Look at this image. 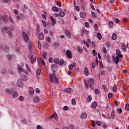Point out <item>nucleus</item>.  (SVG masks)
I'll return each mask as SVG.
<instances>
[{"mask_svg": "<svg viewBox=\"0 0 129 129\" xmlns=\"http://www.w3.org/2000/svg\"><path fill=\"white\" fill-rule=\"evenodd\" d=\"M92 16L93 18H96L97 17V15H96V14L93 12H92Z\"/></svg>", "mask_w": 129, "mask_h": 129, "instance_id": "nucleus-45", "label": "nucleus"}, {"mask_svg": "<svg viewBox=\"0 0 129 129\" xmlns=\"http://www.w3.org/2000/svg\"><path fill=\"white\" fill-rule=\"evenodd\" d=\"M117 36L115 33H113L112 36V40H116Z\"/></svg>", "mask_w": 129, "mask_h": 129, "instance_id": "nucleus-36", "label": "nucleus"}, {"mask_svg": "<svg viewBox=\"0 0 129 129\" xmlns=\"http://www.w3.org/2000/svg\"><path fill=\"white\" fill-rule=\"evenodd\" d=\"M97 106V103L96 102H94L92 103L91 107L92 108H96Z\"/></svg>", "mask_w": 129, "mask_h": 129, "instance_id": "nucleus-24", "label": "nucleus"}, {"mask_svg": "<svg viewBox=\"0 0 129 129\" xmlns=\"http://www.w3.org/2000/svg\"><path fill=\"white\" fill-rule=\"evenodd\" d=\"M87 83L89 84L91 89H94V84L95 82L94 79L90 78L87 81Z\"/></svg>", "mask_w": 129, "mask_h": 129, "instance_id": "nucleus-3", "label": "nucleus"}, {"mask_svg": "<svg viewBox=\"0 0 129 129\" xmlns=\"http://www.w3.org/2000/svg\"><path fill=\"white\" fill-rule=\"evenodd\" d=\"M63 110H66V111L69 110V107H68V106H64L63 107Z\"/></svg>", "mask_w": 129, "mask_h": 129, "instance_id": "nucleus-53", "label": "nucleus"}, {"mask_svg": "<svg viewBox=\"0 0 129 129\" xmlns=\"http://www.w3.org/2000/svg\"><path fill=\"white\" fill-rule=\"evenodd\" d=\"M72 103L73 105H75V104H76V102L75 101V99H73L72 100Z\"/></svg>", "mask_w": 129, "mask_h": 129, "instance_id": "nucleus-51", "label": "nucleus"}, {"mask_svg": "<svg viewBox=\"0 0 129 129\" xmlns=\"http://www.w3.org/2000/svg\"><path fill=\"white\" fill-rule=\"evenodd\" d=\"M117 90V87L116 86V85L115 84L113 87V92H116Z\"/></svg>", "mask_w": 129, "mask_h": 129, "instance_id": "nucleus-31", "label": "nucleus"}, {"mask_svg": "<svg viewBox=\"0 0 129 129\" xmlns=\"http://www.w3.org/2000/svg\"><path fill=\"white\" fill-rule=\"evenodd\" d=\"M29 93L30 94H33L34 89H33V88H30V89H29Z\"/></svg>", "mask_w": 129, "mask_h": 129, "instance_id": "nucleus-38", "label": "nucleus"}, {"mask_svg": "<svg viewBox=\"0 0 129 129\" xmlns=\"http://www.w3.org/2000/svg\"><path fill=\"white\" fill-rule=\"evenodd\" d=\"M12 96L14 97V98H16L19 96V93H18L17 92L14 91Z\"/></svg>", "mask_w": 129, "mask_h": 129, "instance_id": "nucleus-23", "label": "nucleus"}, {"mask_svg": "<svg viewBox=\"0 0 129 129\" xmlns=\"http://www.w3.org/2000/svg\"><path fill=\"white\" fill-rule=\"evenodd\" d=\"M121 46L122 51H123V52H126V47L125 46V44L124 43H122L121 44Z\"/></svg>", "mask_w": 129, "mask_h": 129, "instance_id": "nucleus-18", "label": "nucleus"}, {"mask_svg": "<svg viewBox=\"0 0 129 129\" xmlns=\"http://www.w3.org/2000/svg\"><path fill=\"white\" fill-rule=\"evenodd\" d=\"M21 79H22L23 81H27V80H28V77L25 75H22L21 76Z\"/></svg>", "mask_w": 129, "mask_h": 129, "instance_id": "nucleus-20", "label": "nucleus"}, {"mask_svg": "<svg viewBox=\"0 0 129 129\" xmlns=\"http://www.w3.org/2000/svg\"><path fill=\"white\" fill-rule=\"evenodd\" d=\"M113 61L114 63H116V64H118V62H119V58H118V57H113Z\"/></svg>", "mask_w": 129, "mask_h": 129, "instance_id": "nucleus-19", "label": "nucleus"}, {"mask_svg": "<svg viewBox=\"0 0 129 129\" xmlns=\"http://www.w3.org/2000/svg\"><path fill=\"white\" fill-rule=\"evenodd\" d=\"M117 112H118V113H121V112H122V110H121V108L117 109Z\"/></svg>", "mask_w": 129, "mask_h": 129, "instance_id": "nucleus-58", "label": "nucleus"}, {"mask_svg": "<svg viewBox=\"0 0 129 129\" xmlns=\"http://www.w3.org/2000/svg\"><path fill=\"white\" fill-rule=\"evenodd\" d=\"M98 38L99 40H101L102 36H101V34L98 33L97 34Z\"/></svg>", "mask_w": 129, "mask_h": 129, "instance_id": "nucleus-44", "label": "nucleus"}, {"mask_svg": "<svg viewBox=\"0 0 129 129\" xmlns=\"http://www.w3.org/2000/svg\"><path fill=\"white\" fill-rule=\"evenodd\" d=\"M80 17H81L82 19H84V18L86 17V13H85L84 12H81L80 13Z\"/></svg>", "mask_w": 129, "mask_h": 129, "instance_id": "nucleus-14", "label": "nucleus"}, {"mask_svg": "<svg viewBox=\"0 0 129 129\" xmlns=\"http://www.w3.org/2000/svg\"><path fill=\"white\" fill-rule=\"evenodd\" d=\"M64 91L67 92V93H71L72 92H73V89L71 88H66L64 90Z\"/></svg>", "mask_w": 129, "mask_h": 129, "instance_id": "nucleus-15", "label": "nucleus"}, {"mask_svg": "<svg viewBox=\"0 0 129 129\" xmlns=\"http://www.w3.org/2000/svg\"><path fill=\"white\" fill-rule=\"evenodd\" d=\"M87 117V114H86V113H82L81 115V118H86Z\"/></svg>", "mask_w": 129, "mask_h": 129, "instance_id": "nucleus-26", "label": "nucleus"}, {"mask_svg": "<svg viewBox=\"0 0 129 129\" xmlns=\"http://www.w3.org/2000/svg\"><path fill=\"white\" fill-rule=\"evenodd\" d=\"M65 34L68 38H71V34L70 33V32L69 31H68V30H66Z\"/></svg>", "mask_w": 129, "mask_h": 129, "instance_id": "nucleus-22", "label": "nucleus"}, {"mask_svg": "<svg viewBox=\"0 0 129 129\" xmlns=\"http://www.w3.org/2000/svg\"><path fill=\"white\" fill-rule=\"evenodd\" d=\"M7 58L8 60H9V61H11V60H12V59L13 58V56L11 54H8L7 55Z\"/></svg>", "mask_w": 129, "mask_h": 129, "instance_id": "nucleus-37", "label": "nucleus"}, {"mask_svg": "<svg viewBox=\"0 0 129 129\" xmlns=\"http://www.w3.org/2000/svg\"><path fill=\"white\" fill-rule=\"evenodd\" d=\"M22 36L24 41L26 43H29V42L30 41V38H29V36H28V34H27L26 32H23L22 33Z\"/></svg>", "mask_w": 129, "mask_h": 129, "instance_id": "nucleus-4", "label": "nucleus"}, {"mask_svg": "<svg viewBox=\"0 0 129 129\" xmlns=\"http://www.w3.org/2000/svg\"><path fill=\"white\" fill-rule=\"evenodd\" d=\"M114 117H115V114L114 112H112L111 113V118L112 119H114Z\"/></svg>", "mask_w": 129, "mask_h": 129, "instance_id": "nucleus-48", "label": "nucleus"}, {"mask_svg": "<svg viewBox=\"0 0 129 129\" xmlns=\"http://www.w3.org/2000/svg\"><path fill=\"white\" fill-rule=\"evenodd\" d=\"M39 38L40 40H44V38H45V36H44V33H39Z\"/></svg>", "mask_w": 129, "mask_h": 129, "instance_id": "nucleus-21", "label": "nucleus"}, {"mask_svg": "<svg viewBox=\"0 0 129 129\" xmlns=\"http://www.w3.org/2000/svg\"><path fill=\"white\" fill-rule=\"evenodd\" d=\"M116 53L118 58H120V57L122 58V55H121V53L120 52V50H119V49L116 50Z\"/></svg>", "mask_w": 129, "mask_h": 129, "instance_id": "nucleus-13", "label": "nucleus"}, {"mask_svg": "<svg viewBox=\"0 0 129 129\" xmlns=\"http://www.w3.org/2000/svg\"><path fill=\"white\" fill-rule=\"evenodd\" d=\"M59 65H63L64 64V60L63 59H61L58 63Z\"/></svg>", "mask_w": 129, "mask_h": 129, "instance_id": "nucleus-41", "label": "nucleus"}, {"mask_svg": "<svg viewBox=\"0 0 129 129\" xmlns=\"http://www.w3.org/2000/svg\"><path fill=\"white\" fill-rule=\"evenodd\" d=\"M17 84L18 86H19V87H21L22 88V87H24V83H23V82L22 81V80L21 79L18 80Z\"/></svg>", "mask_w": 129, "mask_h": 129, "instance_id": "nucleus-6", "label": "nucleus"}, {"mask_svg": "<svg viewBox=\"0 0 129 129\" xmlns=\"http://www.w3.org/2000/svg\"><path fill=\"white\" fill-rule=\"evenodd\" d=\"M33 44V43L32 42L30 41L28 43V48L30 52H32L33 51V46L32 45Z\"/></svg>", "mask_w": 129, "mask_h": 129, "instance_id": "nucleus-12", "label": "nucleus"}, {"mask_svg": "<svg viewBox=\"0 0 129 129\" xmlns=\"http://www.w3.org/2000/svg\"><path fill=\"white\" fill-rule=\"evenodd\" d=\"M59 16L61 18H64V17L65 16V13H64V12H60L59 13Z\"/></svg>", "mask_w": 129, "mask_h": 129, "instance_id": "nucleus-34", "label": "nucleus"}, {"mask_svg": "<svg viewBox=\"0 0 129 129\" xmlns=\"http://www.w3.org/2000/svg\"><path fill=\"white\" fill-rule=\"evenodd\" d=\"M84 82L85 83L86 89H88V88H89V86H88V84L86 83V80H84Z\"/></svg>", "mask_w": 129, "mask_h": 129, "instance_id": "nucleus-40", "label": "nucleus"}, {"mask_svg": "<svg viewBox=\"0 0 129 129\" xmlns=\"http://www.w3.org/2000/svg\"><path fill=\"white\" fill-rule=\"evenodd\" d=\"M52 11H53V12H55V13H58V8L56 7H52Z\"/></svg>", "mask_w": 129, "mask_h": 129, "instance_id": "nucleus-29", "label": "nucleus"}, {"mask_svg": "<svg viewBox=\"0 0 129 129\" xmlns=\"http://www.w3.org/2000/svg\"><path fill=\"white\" fill-rule=\"evenodd\" d=\"M102 50L104 54H106L107 53V51L106 50V48L104 46L102 47Z\"/></svg>", "mask_w": 129, "mask_h": 129, "instance_id": "nucleus-39", "label": "nucleus"}, {"mask_svg": "<svg viewBox=\"0 0 129 129\" xmlns=\"http://www.w3.org/2000/svg\"><path fill=\"white\" fill-rule=\"evenodd\" d=\"M5 50L6 52H9V51H10V48H9L8 46H6L5 47Z\"/></svg>", "mask_w": 129, "mask_h": 129, "instance_id": "nucleus-57", "label": "nucleus"}, {"mask_svg": "<svg viewBox=\"0 0 129 129\" xmlns=\"http://www.w3.org/2000/svg\"><path fill=\"white\" fill-rule=\"evenodd\" d=\"M36 74L37 75H38V76H39V75H41V69H38L36 71Z\"/></svg>", "mask_w": 129, "mask_h": 129, "instance_id": "nucleus-32", "label": "nucleus"}, {"mask_svg": "<svg viewBox=\"0 0 129 129\" xmlns=\"http://www.w3.org/2000/svg\"><path fill=\"white\" fill-rule=\"evenodd\" d=\"M54 68H57V65L53 64L51 66V69L53 70Z\"/></svg>", "mask_w": 129, "mask_h": 129, "instance_id": "nucleus-55", "label": "nucleus"}, {"mask_svg": "<svg viewBox=\"0 0 129 129\" xmlns=\"http://www.w3.org/2000/svg\"><path fill=\"white\" fill-rule=\"evenodd\" d=\"M18 71L19 72H23L24 71V69H23L21 66H20V64H18Z\"/></svg>", "mask_w": 129, "mask_h": 129, "instance_id": "nucleus-25", "label": "nucleus"}, {"mask_svg": "<svg viewBox=\"0 0 129 129\" xmlns=\"http://www.w3.org/2000/svg\"><path fill=\"white\" fill-rule=\"evenodd\" d=\"M125 108L126 109V110H127V111H128L129 110V104H126L125 107Z\"/></svg>", "mask_w": 129, "mask_h": 129, "instance_id": "nucleus-50", "label": "nucleus"}, {"mask_svg": "<svg viewBox=\"0 0 129 129\" xmlns=\"http://www.w3.org/2000/svg\"><path fill=\"white\" fill-rule=\"evenodd\" d=\"M38 48L39 50H41V42L40 41L38 42Z\"/></svg>", "mask_w": 129, "mask_h": 129, "instance_id": "nucleus-52", "label": "nucleus"}, {"mask_svg": "<svg viewBox=\"0 0 129 129\" xmlns=\"http://www.w3.org/2000/svg\"><path fill=\"white\" fill-rule=\"evenodd\" d=\"M50 18L51 22V26H52V27H54V26L56 25V19L52 16H50Z\"/></svg>", "mask_w": 129, "mask_h": 129, "instance_id": "nucleus-8", "label": "nucleus"}, {"mask_svg": "<svg viewBox=\"0 0 129 129\" xmlns=\"http://www.w3.org/2000/svg\"><path fill=\"white\" fill-rule=\"evenodd\" d=\"M77 50L79 53H82V52H83V49L80 46L77 47Z\"/></svg>", "mask_w": 129, "mask_h": 129, "instance_id": "nucleus-28", "label": "nucleus"}, {"mask_svg": "<svg viewBox=\"0 0 129 129\" xmlns=\"http://www.w3.org/2000/svg\"><path fill=\"white\" fill-rule=\"evenodd\" d=\"M17 19L18 21H25V15L24 14H20L19 16H17Z\"/></svg>", "mask_w": 129, "mask_h": 129, "instance_id": "nucleus-5", "label": "nucleus"}, {"mask_svg": "<svg viewBox=\"0 0 129 129\" xmlns=\"http://www.w3.org/2000/svg\"><path fill=\"white\" fill-rule=\"evenodd\" d=\"M53 117H54L56 120H58V116L56 112H54L53 115L50 116V118H53Z\"/></svg>", "mask_w": 129, "mask_h": 129, "instance_id": "nucleus-17", "label": "nucleus"}, {"mask_svg": "<svg viewBox=\"0 0 129 129\" xmlns=\"http://www.w3.org/2000/svg\"><path fill=\"white\" fill-rule=\"evenodd\" d=\"M2 19H3V21L5 22V23H7V22H8V18H7V17H6V16H3Z\"/></svg>", "mask_w": 129, "mask_h": 129, "instance_id": "nucleus-30", "label": "nucleus"}, {"mask_svg": "<svg viewBox=\"0 0 129 129\" xmlns=\"http://www.w3.org/2000/svg\"><path fill=\"white\" fill-rule=\"evenodd\" d=\"M84 72L86 76H88L89 75V71H88V68L86 67L84 69Z\"/></svg>", "mask_w": 129, "mask_h": 129, "instance_id": "nucleus-16", "label": "nucleus"}, {"mask_svg": "<svg viewBox=\"0 0 129 129\" xmlns=\"http://www.w3.org/2000/svg\"><path fill=\"white\" fill-rule=\"evenodd\" d=\"M96 123L97 125H98V126H100V125H101V122L99 121H96Z\"/></svg>", "mask_w": 129, "mask_h": 129, "instance_id": "nucleus-49", "label": "nucleus"}, {"mask_svg": "<svg viewBox=\"0 0 129 129\" xmlns=\"http://www.w3.org/2000/svg\"><path fill=\"white\" fill-rule=\"evenodd\" d=\"M33 100L34 102H36V103L39 102V101H40L39 98H38L37 97H34L33 98Z\"/></svg>", "mask_w": 129, "mask_h": 129, "instance_id": "nucleus-27", "label": "nucleus"}, {"mask_svg": "<svg viewBox=\"0 0 129 129\" xmlns=\"http://www.w3.org/2000/svg\"><path fill=\"white\" fill-rule=\"evenodd\" d=\"M95 92L96 94H99V91L98 90V89H96L95 90Z\"/></svg>", "mask_w": 129, "mask_h": 129, "instance_id": "nucleus-62", "label": "nucleus"}, {"mask_svg": "<svg viewBox=\"0 0 129 129\" xmlns=\"http://www.w3.org/2000/svg\"><path fill=\"white\" fill-rule=\"evenodd\" d=\"M83 42H84V44L86 45V47H87L88 48H89V44H88V43L85 40H83Z\"/></svg>", "mask_w": 129, "mask_h": 129, "instance_id": "nucleus-43", "label": "nucleus"}, {"mask_svg": "<svg viewBox=\"0 0 129 129\" xmlns=\"http://www.w3.org/2000/svg\"><path fill=\"white\" fill-rule=\"evenodd\" d=\"M92 66L93 68H95V67H96V63H95V62L94 61L92 62Z\"/></svg>", "mask_w": 129, "mask_h": 129, "instance_id": "nucleus-54", "label": "nucleus"}, {"mask_svg": "<svg viewBox=\"0 0 129 129\" xmlns=\"http://www.w3.org/2000/svg\"><path fill=\"white\" fill-rule=\"evenodd\" d=\"M109 26L110 28H111L112 29V28H113V22L112 21L109 22Z\"/></svg>", "mask_w": 129, "mask_h": 129, "instance_id": "nucleus-35", "label": "nucleus"}, {"mask_svg": "<svg viewBox=\"0 0 129 129\" xmlns=\"http://www.w3.org/2000/svg\"><path fill=\"white\" fill-rule=\"evenodd\" d=\"M43 57L44 59H46L47 58V52H43Z\"/></svg>", "mask_w": 129, "mask_h": 129, "instance_id": "nucleus-47", "label": "nucleus"}, {"mask_svg": "<svg viewBox=\"0 0 129 129\" xmlns=\"http://www.w3.org/2000/svg\"><path fill=\"white\" fill-rule=\"evenodd\" d=\"M6 91L7 93H9L10 95H13V93L14 91H15V89L12 88V89H7L6 90Z\"/></svg>", "mask_w": 129, "mask_h": 129, "instance_id": "nucleus-7", "label": "nucleus"}, {"mask_svg": "<svg viewBox=\"0 0 129 129\" xmlns=\"http://www.w3.org/2000/svg\"><path fill=\"white\" fill-rule=\"evenodd\" d=\"M53 46H54V47H58V46H59V43L58 42H55L53 44Z\"/></svg>", "mask_w": 129, "mask_h": 129, "instance_id": "nucleus-61", "label": "nucleus"}, {"mask_svg": "<svg viewBox=\"0 0 129 129\" xmlns=\"http://www.w3.org/2000/svg\"><path fill=\"white\" fill-rule=\"evenodd\" d=\"M8 34L10 38H13V34H12V32L8 31Z\"/></svg>", "mask_w": 129, "mask_h": 129, "instance_id": "nucleus-46", "label": "nucleus"}, {"mask_svg": "<svg viewBox=\"0 0 129 129\" xmlns=\"http://www.w3.org/2000/svg\"><path fill=\"white\" fill-rule=\"evenodd\" d=\"M49 78L50 81L53 83L54 82V79L56 83H58V78H56V75L55 74V72H53L52 74H49Z\"/></svg>", "mask_w": 129, "mask_h": 129, "instance_id": "nucleus-1", "label": "nucleus"}, {"mask_svg": "<svg viewBox=\"0 0 129 129\" xmlns=\"http://www.w3.org/2000/svg\"><path fill=\"white\" fill-rule=\"evenodd\" d=\"M87 100L89 102H90V101H91V100H92V97H91V95H89L88 96Z\"/></svg>", "mask_w": 129, "mask_h": 129, "instance_id": "nucleus-42", "label": "nucleus"}, {"mask_svg": "<svg viewBox=\"0 0 129 129\" xmlns=\"http://www.w3.org/2000/svg\"><path fill=\"white\" fill-rule=\"evenodd\" d=\"M37 60L39 64H42V65L45 66V63L44 59H42L41 57H38Z\"/></svg>", "mask_w": 129, "mask_h": 129, "instance_id": "nucleus-9", "label": "nucleus"}, {"mask_svg": "<svg viewBox=\"0 0 129 129\" xmlns=\"http://www.w3.org/2000/svg\"><path fill=\"white\" fill-rule=\"evenodd\" d=\"M6 70L3 69L1 70V73H2V74H6Z\"/></svg>", "mask_w": 129, "mask_h": 129, "instance_id": "nucleus-59", "label": "nucleus"}, {"mask_svg": "<svg viewBox=\"0 0 129 129\" xmlns=\"http://www.w3.org/2000/svg\"><path fill=\"white\" fill-rule=\"evenodd\" d=\"M66 54L69 59H71L72 58V53H71V51H70V50H67Z\"/></svg>", "mask_w": 129, "mask_h": 129, "instance_id": "nucleus-11", "label": "nucleus"}, {"mask_svg": "<svg viewBox=\"0 0 129 129\" xmlns=\"http://www.w3.org/2000/svg\"><path fill=\"white\" fill-rule=\"evenodd\" d=\"M69 127H70V128H71V129H74V128H75L74 127V126L73 125H70L69 126Z\"/></svg>", "mask_w": 129, "mask_h": 129, "instance_id": "nucleus-64", "label": "nucleus"}, {"mask_svg": "<svg viewBox=\"0 0 129 129\" xmlns=\"http://www.w3.org/2000/svg\"><path fill=\"white\" fill-rule=\"evenodd\" d=\"M19 99L21 101H23L24 100V97L23 96H20L19 97Z\"/></svg>", "mask_w": 129, "mask_h": 129, "instance_id": "nucleus-60", "label": "nucleus"}, {"mask_svg": "<svg viewBox=\"0 0 129 129\" xmlns=\"http://www.w3.org/2000/svg\"><path fill=\"white\" fill-rule=\"evenodd\" d=\"M30 52L28 54V57L30 59V62L32 64H34V62H36V60H37V57H35L34 58V52L33 51H30Z\"/></svg>", "mask_w": 129, "mask_h": 129, "instance_id": "nucleus-2", "label": "nucleus"}, {"mask_svg": "<svg viewBox=\"0 0 129 129\" xmlns=\"http://www.w3.org/2000/svg\"><path fill=\"white\" fill-rule=\"evenodd\" d=\"M102 88H103V89L105 90V91H107V88H106V86H105V85H103Z\"/></svg>", "mask_w": 129, "mask_h": 129, "instance_id": "nucleus-56", "label": "nucleus"}, {"mask_svg": "<svg viewBox=\"0 0 129 129\" xmlns=\"http://www.w3.org/2000/svg\"><path fill=\"white\" fill-rule=\"evenodd\" d=\"M74 67H76V63L75 62H73V64H70L69 66V69H70L71 71H72Z\"/></svg>", "mask_w": 129, "mask_h": 129, "instance_id": "nucleus-10", "label": "nucleus"}, {"mask_svg": "<svg viewBox=\"0 0 129 129\" xmlns=\"http://www.w3.org/2000/svg\"><path fill=\"white\" fill-rule=\"evenodd\" d=\"M56 5L58 7H61V2H57Z\"/></svg>", "mask_w": 129, "mask_h": 129, "instance_id": "nucleus-63", "label": "nucleus"}, {"mask_svg": "<svg viewBox=\"0 0 129 129\" xmlns=\"http://www.w3.org/2000/svg\"><path fill=\"white\" fill-rule=\"evenodd\" d=\"M59 60H59V58H54V63H55V64H59Z\"/></svg>", "mask_w": 129, "mask_h": 129, "instance_id": "nucleus-33", "label": "nucleus"}]
</instances>
